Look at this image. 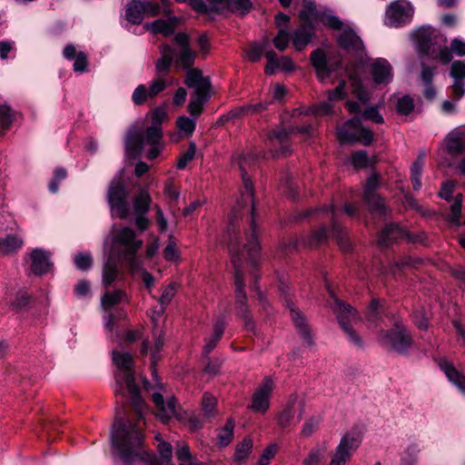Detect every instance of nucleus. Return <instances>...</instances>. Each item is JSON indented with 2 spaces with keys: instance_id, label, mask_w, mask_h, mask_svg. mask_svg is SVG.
<instances>
[{
  "instance_id": "obj_29",
  "label": "nucleus",
  "mask_w": 465,
  "mask_h": 465,
  "mask_svg": "<svg viewBox=\"0 0 465 465\" xmlns=\"http://www.w3.org/2000/svg\"><path fill=\"white\" fill-rule=\"evenodd\" d=\"M267 64L265 72L267 74H273L276 71H283L291 73L296 69L293 61L288 56L278 57L272 50L268 51L265 54Z\"/></svg>"
},
{
  "instance_id": "obj_26",
  "label": "nucleus",
  "mask_w": 465,
  "mask_h": 465,
  "mask_svg": "<svg viewBox=\"0 0 465 465\" xmlns=\"http://www.w3.org/2000/svg\"><path fill=\"white\" fill-rule=\"evenodd\" d=\"M442 146L447 153L453 155L465 152V125L452 129L446 135Z\"/></svg>"
},
{
  "instance_id": "obj_33",
  "label": "nucleus",
  "mask_w": 465,
  "mask_h": 465,
  "mask_svg": "<svg viewBox=\"0 0 465 465\" xmlns=\"http://www.w3.org/2000/svg\"><path fill=\"white\" fill-rule=\"evenodd\" d=\"M313 30L312 25L303 21V24L292 34V45L297 51L302 50L310 43L313 37Z\"/></svg>"
},
{
  "instance_id": "obj_43",
  "label": "nucleus",
  "mask_w": 465,
  "mask_h": 465,
  "mask_svg": "<svg viewBox=\"0 0 465 465\" xmlns=\"http://www.w3.org/2000/svg\"><path fill=\"white\" fill-rule=\"evenodd\" d=\"M327 452L325 443L318 444L312 448L308 455L303 460V465H320Z\"/></svg>"
},
{
  "instance_id": "obj_46",
  "label": "nucleus",
  "mask_w": 465,
  "mask_h": 465,
  "mask_svg": "<svg viewBox=\"0 0 465 465\" xmlns=\"http://www.w3.org/2000/svg\"><path fill=\"white\" fill-rule=\"evenodd\" d=\"M298 132L302 134H312L314 131V126L312 124H304L301 127H297V128H292L290 132H287L286 129H282V130H279V131H274L272 133V134L270 135V138L271 139H276L278 140L279 142H283L287 139L289 134L292 133V132Z\"/></svg>"
},
{
  "instance_id": "obj_40",
  "label": "nucleus",
  "mask_w": 465,
  "mask_h": 465,
  "mask_svg": "<svg viewBox=\"0 0 465 465\" xmlns=\"http://www.w3.org/2000/svg\"><path fill=\"white\" fill-rule=\"evenodd\" d=\"M3 302L14 310H21L29 303L30 296L25 291L19 290L13 298L9 292H5Z\"/></svg>"
},
{
  "instance_id": "obj_10",
  "label": "nucleus",
  "mask_w": 465,
  "mask_h": 465,
  "mask_svg": "<svg viewBox=\"0 0 465 465\" xmlns=\"http://www.w3.org/2000/svg\"><path fill=\"white\" fill-rule=\"evenodd\" d=\"M337 136L341 143L359 142L368 145L373 140L372 132L361 125L359 116H355L347 121L343 125L339 126L337 128Z\"/></svg>"
},
{
  "instance_id": "obj_22",
  "label": "nucleus",
  "mask_w": 465,
  "mask_h": 465,
  "mask_svg": "<svg viewBox=\"0 0 465 465\" xmlns=\"http://www.w3.org/2000/svg\"><path fill=\"white\" fill-rule=\"evenodd\" d=\"M151 203V195L145 188L141 189L133 199L135 224L142 232L146 230L149 225V220L146 214L150 209Z\"/></svg>"
},
{
  "instance_id": "obj_45",
  "label": "nucleus",
  "mask_w": 465,
  "mask_h": 465,
  "mask_svg": "<svg viewBox=\"0 0 465 465\" xmlns=\"http://www.w3.org/2000/svg\"><path fill=\"white\" fill-rule=\"evenodd\" d=\"M425 153H421L411 167V183L414 190L421 188L420 176L424 166Z\"/></svg>"
},
{
  "instance_id": "obj_15",
  "label": "nucleus",
  "mask_w": 465,
  "mask_h": 465,
  "mask_svg": "<svg viewBox=\"0 0 465 465\" xmlns=\"http://www.w3.org/2000/svg\"><path fill=\"white\" fill-rule=\"evenodd\" d=\"M161 7L154 2L131 1L125 8V19L132 25H139L144 16H154L160 13Z\"/></svg>"
},
{
  "instance_id": "obj_48",
  "label": "nucleus",
  "mask_w": 465,
  "mask_h": 465,
  "mask_svg": "<svg viewBox=\"0 0 465 465\" xmlns=\"http://www.w3.org/2000/svg\"><path fill=\"white\" fill-rule=\"evenodd\" d=\"M191 116H180L176 120V126L180 132L183 133L185 135H192L196 127V120L200 116V114L193 115L190 114Z\"/></svg>"
},
{
  "instance_id": "obj_54",
  "label": "nucleus",
  "mask_w": 465,
  "mask_h": 465,
  "mask_svg": "<svg viewBox=\"0 0 465 465\" xmlns=\"http://www.w3.org/2000/svg\"><path fill=\"white\" fill-rule=\"evenodd\" d=\"M234 422L228 420L223 429L218 433V443L222 447L227 446L233 438Z\"/></svg>"
},
{
  "instance_id": "obj_12",
  "label": "nucleus",
  "mask_w": 465,
  "mask_h": 465,
  "mask_svg": "<svg viewBox=\"0 0 465 465\" xmlns=\"http://www.w3.org/2000/svg\"><path fill=\"white\" fill-rule=\"evenodd\" d=\"M345 81L342 80L339 85L332 91H329L327 101L321 102L310 108L300 107L293 110L292 117L297 118L302 115H327L331 114L333 104L345 98Z\"/></svg>"
},
{
  "instance_id": "obj_32",
  "label": "nucleus",
  "mask_w": 465,
  "mask_h": 465,
  "mask_svg": "<svg viewBox=\"0 0 465 465\" xmlns=\"http://www.w3.org/2000/svg\"><path fill=\"white\" fill-rule=\"evenodd\" d=\"M440 367L445 373L449 381L456 386L461 393L465 394V376L447 360H441L440 361Z\"/></svg>"
},
{
  "instance_id": "obj_49",
  "label": "nucleus",
  "mask_w": 465,
  "mask_h": 465,
  "mask_svg": "<svg viewBox=\"0 0 465 465\" xmlns=\"http://www.w3.org/2000/svg\"><path fill=\"white\" fill-rule=\"evenodd\" d=\"M268 45L269 40L267 38L261 43H252L246 50V55L248 59L252 62L259 61Z\"/></svg>"
},
{
  "instance_id": "obj_23",
  "label": "nucleus",
  "mask_w": 465,
  "mask_h": 465,
  "mask_svg": "<svg viewBox=\"0 0 465 465\" xmlns=\"http://www.w3.org/2000/svg\"><path fill=\"white\" fill-rule=\"evenodd\" d=\"M164 306L160 303L158 308H154L152 310L151 320L153 324V340L154 345L150 349L151 353V368L152 374L155 381H157L158 377L155 373V365L160 359L159 353L163 347L164 339L161 331L156 329L157 322L164 312Z\"/></svg>"
},
{
  "instance_id": "obj_60",
  "label": "nucleus",
  "mask_w": 465,
  "mask_h": 465,
  "mask_svg": "<svg viewBox=\"0 0 465 465\" xmlns=\"http://www.w3.org/2000/svg\"><path fill=\"white\" fill-rule=\"evenodd\" d=\"M163 195L169 203H173L178 201L180 197V192L174 187L173 179H168L164 183Z\"/></svg>"
},
{
  "instance_id": "obj_18",
  "label": "nucleus",
  "mask_w": 465,
  "mask_h": 465,
  "mask_svg": "<svg viewBox=\"0 0 465 465\" xmlns=\"http://www.w3.org/2000/svg\"><path fill=\"white\" fill-rule=\"evenodd\" d=\"M188 35L184 33H178L174 36V64L182 69H192L191 66L194 63L195 53L190 48L188 44Z\"/></svg>"
},
{
  "instance_id": "obj_14",
  "label": "nucleus",
  "mask_w": 465,
  "mask_h": 465,
  "mask_svg": "<svg viewBox=\"0 0 465 465\" xmlns=\"http://www.w3.org/2000/svg\"><path fill=\"white\" fill-rule=\"evenodd\" d=\"M361 443L358 436L351 432L345 433L331 454L330 465H345L357 450Z\"/></svg>"
},
{
  "instance_id": "obj_35",
  "label": "nucleus",
  "mask_w": 465,
  "mask_h": 465,
  "mask_svg": "<svg viewBox=\"0 0 465 465\" xmlns=\"http://www.w3.org/2000/svg\"><path fill=\"white\" fill-rule=\"evenodd\" d=\"M325 210L331 213V233L337 239L340 248L343 252H350L352 249V244H351L350 239L347 237L346 232L342 231V229L340 227V225L338 224V223L335 219L334 207L330 206V207L326 208Z\"/></svg>"
},
{
  "instance_id": "obj_19",
  "label": "nucleus",
  "mask_w": 465,
  "mask_h": 465,
  "mask_svg": "<svg viewBox=\"0 0 465 465\" xmlns=\"http://www.w3.org/2000/svg\"><path fill=\"white\" fill-rule=\"evenodd\" d=\"M379 186V179L376 175H371L366 183L363 199L366 202L371 213L378 216H383L387 213V209L383 199L375 193Z\"/></svg>"
},
{
  "instance_id": "obj_1",
  "label": "nucleus",
  "mask_w": 465,
  "mask_h": 465,
  "mask_svg": "<svg viewBox=\"0 0 465 465\" xmlns=\"http://www.w3.org/2000/svg\"><path fill=\"white\" fill-rule=\"evenodd\" d=\"M112 357L116 366L114 392L122 396L128 394L137 415L136 422L132 423L129 420H124L117 411L111 430V443L115 455L122 465H174L172 461V446L162 440L160 434L155 436L159 441L157 449L160 457L152 456L145 449L143 425L146 406L140 397L139 387L134 381L132 355L124 351L114 350Z\"/></svg>"
},
{
  "instance_id": "obj_27",
  "label": "nucleus",
  "mask_w": 465,
  "mask_h": 465,
  "mask_svg": "<svg viewBox=\"0 0 465 465\" xmlns=\"http://www.w3.org/2000/svg\"><path fill=\"white\" fill-rule=\"evenodd\" d=\"M30 269L35 275H43L51 272L53 263L51 252L44 249H35L30 254Z\"/></svg>"
},
{
  "instance_id": "obj_13",
  "label": "nucleus",
  "mask_w": 465,
  "mask_h": 465,
  "mask_svg": "<svg viewBox=\"0 0 465 465\" xmlns=\"http://www.w3.org/2000/svg\"><path fill=\"white\" fill-rule=\"evenodd\" d=\"M414 10L412 5L404 0H397L388 6L384 23L391 27L402 26L411 20Z\"/></svg>"
},
{
  "instance_id": "obj_8",
  "label": "nucleus",
  "mask_w": 465,
  "mask_h": 465,
  "mask_svg": "<svg viewBox=\"0 0 465 465\" xmlns=\"http://www.w3.org/2000/svg\"><path fill=\"white\" fill-rule=\"evenodd\" d=\"M124 171L119 172L112 180L107 193V200L113 215L125 219L130 213L127 202Z\"/></svg>"
},
{
  "instance_id": "obj_36",
  "label": "nucleus",
  "mask_w": 465,
  "mask_h": 465,
  "mask_svg": "<svg viewBox=\"0 0 465 465\" xmlns=\"http://www.w3.org/2000/svg\"><path fill=\"white\" fill-rule=\"evenodd\" d=\"M24 245L23 237L17 233L7 234L0 238V254L4 256L11 255L18 252Z\"/></svg>"
},
{
  "instance_id": "obj_9",
  "label": "nucleus",
  "mask_w": 465,
  "mask_h": 465,
  "mask_svg": "<svg viewBox=\"0 0 465 465\" xmlns=\"http://www.w3.org/2000/svg\"><path fill=\"white\" fill-rule=\"evenodd\" d=\"M332 300L333 302L331 303V308L336 314L339 324L347 335L348 340L353 345L361 347V340L353 329V326L357 324L359 321L356 311L333 295Z\"/></svg>"
},
{
  "instance_id": "obj_47",
  "label": "nucleus",
  "mask_w": 465,
  "mask_h": 465,
  "mask_svg": "<svg viewBox=\"0 0 465 465\" xmlns=\"http://www.w3.org/2000/svg\"><path fill=\"white\" fill-rule=\"evenodd\" d=\"M148 30L154 34H163L167 36L173 32L174 23L169 20L158 19L145 25Z\"/></svg>"
},
{
  "instance_id": "obj_50",
  "label": "nucleus",
  "mask_w": 465,
  "mask_h": 465,
  "mask_svg": "<svg viewBox=\"0 0 465 465\" xmlns=\"http://www.w3.org/2000/svg\"><path fill=\"white\" fill-rule=\"evenodd\" d=\"M171 82L163 77L162 75H158L157 77L153 78L147 86L149 96L151 99H153L156 97L161 92H163Z\"/></svg>"
},
{
  "instance_id": "obj_2",
  "label": "nucleus",
  "mask_w": 465,
  "mask_h": 465,
  "mask_svg": "<svg viewBox=\"0 0 465 465\" xmlns=\"http://www.w3.org/2000/svg\"><path fill=\"white\" fill-rule=\"evenodd\" d=\"M256 158V153H248L237 159V164L241 171L243 185L240 191V199H237L236 205L232 208L230 214L227 228L231 238L229 249L232 255V262L235 270L234 284L236 302L240 315L245 320L246 328L251 331L253 330L254 324L251 319L248 318V310L245 306L246 295L243 292L244 284L241 268L243 261L254 264L260 253L253 220V185L247 173V168L254 164Z\"/></svg>"
},
{
  "instance_id": "obj_34",
  "label": "nucleus",
  "mask_w": 465,
  "mask_h": 465,
  "mask_svg": "<svg viewBox=\"0 0 465 465\" xmlns=\"http://www.w3.org/2000/svg\"><path fill=\"white\" fill-rule=\"evenodd\" d=\"M405 236H408L407 232L400 227L398 224H388L381 231L379 236V244L380 245H389L393 242H397Z\"/></svg>"
},
{
  "instance_id": "obj_5",
  "label": "nucleus",
  "mask_w": 465,
  "mask_h": 465,
  "mask_svg": "<svg viewBox=\"0 0 465 465\" xmlns=\"http://www.w3.org/2000/svg\"><path fill=\"white\" fill-rule=\"evenodd\" d=\"M143 243V240L137 237L134 230L123 227L111 232L104 239V249L117 257L119 262L125 263L131 272H134L140 269L141 260L136 254Z\"/></svg>"
},
{
  "instance_id": "obj_30",
  "label": "nucleus",
  "mask_w": 465,
  "mask_h": 465,
  "mask_svg": "<svg viewBox=\"0 0 465 465\" xmlns=\"http://www.w3.org/2000/svg\"><path fill=\"white\" fill-rule=\"evenodd\" d=\"M450 74L453 78L452 93L459 101L465 94V63L459 60L453 62Z\"/></svg>"
},
{
  "instance_id": "obj_59",
  "label": "nucleus",
  "mask_w": 465,
  "mask_h": 465,
  "mask_svg": "<svg viewBox=\"0 0 465 465\" xmlns=\"http://www.w3.org/2000/svg\"><path fill=\"white\" fill-rule=\"evenodd\" d=\"M148 99H151L148 93V88L144 84H139L132 94V100L134 104L141 105Z\"/></svg>"
},
{
  "instance_id": "obj_44",
  "label": "nucleus",
  "mask_w": 465,
  "mask_h": 465,
  "mask_svg": "<svg viewBox=\"0 0 465 465\" xmlns=\"http://www.w3.org/2000/svg\"><path fill=\"white\" fill-rule=\"evenodd\" d=\"M224 331V324L222 321H218L213 327V335L205 340V345L203 348L204 355H208L216 346L218 341L221 340Z\"/></svg>"
},
{
  "instance_id": "obj_51",
  "label": "nucleus",
  "mask_w": 465,
  "mask_h": 465,
  "mask_svg": "<svg viewBox=\"0 0 465 465\" xmlns=\"http://www.w3.org/2000/svg\"><path fill=\"white\" fill-rule=\"evenodd\" d=\"M15 120V112L4 103L0 104V127L3 131L7 130Z\"/></svg>"
},
{
  "instance_id": "obj_37",
  "label": "nucleus",
  "mask_w": 465,
  "mask_h": 465,
  "mask_svg": "<svg viewBox=\"0 0 465 465\" xmlns=\"http://www.w3.org/2000/svg\"><path fill=\"white\" fill-rule=\"evenodd\" d=\"M288 307L290 309L292 321L299 330V332L304 342H306L309 346H312L313 344L312 338L311 336L310 328L308 327L303 315L295 309L293 304L289 303Z\"/></svg>"
},
{
  "instance_id": "obj_63",
  "label": "nucleus",
  "mask_w": 465,
  "mask_h": 465,
  "mask_svg": "<svg viewBox=\"0 0 465 465\" xmlns=\"http://www.w3.org/2000/svg\"><path fill=\"white\" fill-rule=\"evenodd\" d=\"M351 162L354 168H363L369 165L370 159L365 151L360 150L351 155Z\"/></svg>"
},
{
  "instance_id": "obj_64",
  "label": "nucleus",
  "mask_w": 465,
  "mask_h": 465,
  "mask_svg": "<svg viewBox=\"0 0 465 465\" xmlns=\"http://www.w3.org/2000/svg\"><path fill=\"white\" fill-rule=\"evenodd\" d=\"M278 450V445L275 443L270 444L263 450L257 465H268L270 460L275 456Z\"/></svg>"
},
{
  "instance_id": "obj_25",
  "label": "nucleus",
  "mask_w": 465,
  "mask_h": 465,
  "mask_svg": "<svg viewBox=\"0 0 465 465\" xmlns=\"http://www.w3.org/2000/svg\"><path fill=\"white\" fill-rule=\"evenodd\" d=\"M216 405V398L209 393H204L202 401V416H192L189 419L190 429L193 430L201 429L205 420L215 414Z\"/></svg>"
},
{
  "instance_id": "obj_58",
  "label": "nucleus",
  "mask_w": 465,
  "mask_h": 465,
  "mask_svg": "<svg viewBox=\"0 0 465 465\" xmlns=\"http://www.w3.org/2000/svg\"><path fill=\"white\" fill-rule=\"evenodd\" d=\"M292 39V34L287 29L278 30L277 35L274 36L272 42L276 49L284 51Z\"/></svg>"
},
{
  "instance_id": "obj_24",
  "label": "nucleus",
  "mask_w": 465,
  "mask_h": 465,
  "mask_svg": "<svg viewBox=\"0 0 465 465\" xmlns=\"http://www.w3.org/2000/svg\"><path fill=\"white\" fill-rule=\"evenodd\" d=\"M273 388L272 380L269 377L264 378L262 384L252 395L250 408L255 412H266L270 407V396Z\"/></svg>"
},
{
  "instance_id": "obj_7",
  "label": "nucleus",
  "mask_w": 465,
  "mask_h": 465,
  "mask_svg": "<svg viewBox=\"0 0 465 465\" xmlns=\"http://www.w3.org/2000/svg\"><path fill=\"white\" fill-rule=\"evenodd\" d=\"M417 49L426 54L430 58L442 64H448L451 61L450 52L447 46L438 45L436 42V31L433 27L421 26L412 34Z\"/></svg>"
},
{
  "instance_id": "obj_6",
  "label": "nucleus",
  "mask_w": 465,
  "mask_h": 465,
  "mask_svg": "<svg viewBox=\"0 0 465 465\" xmlns=\"http://www.w3.org/2000/svg\"><path fill=\"white\" fill-rule=\"evenodd\" d=\"M185 84L193 89L188 104V112L193 115L201 114L203 105L211 97V82L209 77L203 76V72L197 68L186 71Z\"/></svg>"
},
{
  "instance_id": "obj_3",
  "label": "nucleus",
  "mask_w": 465,
  "mask_h": 465,
  "mask_svg": "<svg viewBox=\"0 0 465 465\" xmlns=\"http://www.w3.org/2000/svg\"><path fill=\"white\" fill-rule=\"evenodd\" d=\"M301 19L314 28L325 26L341 31L338 35L340 46L345 51L361 57L364 53L363 43L356 33L350 27H344L343 23L331 12L318 9L312 0H303V8L301 11Z\"/></svg>"
},
{
  "instance_id": "obj_57",
  "label": "nucleus",
  "mask_w": 465,
  "mask_h": 465,
  "mask_svg": "<svg viewBox=\"0 0 465 465\" xmlns=\"http://www.w3.org/2000/svg\"><path fill=\"white\" fill-rule=\"evenodd\" d=\"M74 262L78 270L87 271L93 265V257L90 252H83L74 255Z\"/></svg>"
},
{
  "instance_id": "obj_53",
  "label": "nucleus",
  "mask_w": 465,
  "mask_h": 465,
  "mask_svg": "<svg viewBox=\"0 0 465 465\" xmlns=\"http://www.w3.org/2000/svg\"><path fill=\"white\" fill-rule=\"evenodd\" d=\"M252 450V440L250 438H245L239 443L235 450L234 459L236 462L241 464L251 453Z\"/></svg>"
},
{
  "instance_id": "obj_62",
  "label": "nucleus",
  "mask_w": 465,
  "mask_h": 465,
  "mask_svg": "<svg viewBox=\"0 0 465 465\" xmlns=\"http://www.w3.org/2000/svg\"><path fill=\"white\" fill-rule=\"evenodd\" d=\"M420 451V446L416 441H411L408 444L404 450V456L401 461L404 462L406 460H410V463H413Z\"/></svg>"
},
{
  "instance_id": "obj_52",
  "label": "nucleus",
  "mask_w": 465,
  "mask_h": 465,
  "mask_svg": "<svg viewBox=\"0 0 465 465\" xmlns=\"http://www.w3.org/2000/svg\"><path fill=\"white\" fill-rule=\"evenodd\" d=\"M462 203H463V196L461 193H458L453 198V203L450 206V213L449 215V221L451 223H454L456 225H460V218L461 215V208H462Z\"/></svg>"
},
{
  "instance_id": "obj_17",
  "label": "nucleus",
  "mask_w": 465,
  "mask_h": 465,
  "mask_svg": "<svg viewBox=\"0 0 465 465\" xmlns=\"http://www.w3.org/2000/svg\"><path fill=\"white\" fill-rule=\"evenodd\" d=\"M368 72L371 82L376 86H386L393 80V68L384 58H374L368 64Z\"/></svg>"
},
{
  "instance_id": "obj_20",
  "label": "nucleus",
  "mask_w": 465,
  "mask_h": 465,
  "mask_svg": "<svg viewBox=\"0 0 465 465\" xmlns=\"http://www.w3.org/2000/svg\"><path fill=\"white\" fill-rule=\"evenodd\" d=\"M303 401L296 394L291 395L286 405L279 415L278 424L282 428H287L295 421H300L303 413Z\"/></svg>"
},
{
  "instance_id": "obj_42",
  "label": "nucleus",
  "mask_w": 465,
  "mask_h": 465,
  "mask_svg": "<svg viewBox=\"0 0 465 465\" xmlns=\"http://www.w3.org/2000/svg\"><path fill=\"white\" fill-rule=\"evenodd\" d=\"M173 62H174V49L169 45H163L161 58L156 63L157 72L159 74L167 72Z\"/></svg>"
},
{
  "instance_id": "obj_28",
  "label": "nucleus",
  "mask_w": 465,
  "mask_h": 465,
  "mask_svg": "<svg viewBox=\"0 0 465 465\" xmlns=\"http://www.w3.org/2000/svg\"><path fill=\"white\" fill-rule=\"evenodd\" d=\"M117 257L107 254L104 259L102 271V284L104 287L112 285L114 282H119L123 278V272L118 264Z\"/></svg>"
},
{
  "instance_id": "obj_55",
  "label": "nucleus",
  "mask_w": 465,
  "mask_h": 465,
  "mask_svg": "<svg viewBox=\"0 0 465 465\" xmlns=\"http://www.w3.org/2000/svg\"><path fill=\"white\" fill-rule=\"evenodd\" d=\"M163 255L164 260L167 262H178L180 261V252L172 236L169 237V241L163 249Z\"/></svg>"
},
{
  "instance_id": "obj_39",
  "label": "nucleus",
  "mask_w": 465,
  "mask_h": 465,
  "mask_svg": "<svg viewBox=\"0 0 465 465\" xmlns=\"http://www.w3.org/2000/svg\"><path fill=\"white\" fill-rule=\"evenodd\" d=\"M436 74V68L422 64L421 80L424 84V96L428 100H432L436 96V90L431 84L433 76Z\"/></svg>"
},
{
  "instance_id": "obj_61",
  "label": "nucleus",
  "mask_w": 465,
  "mask_h": 465,
  "mask_svg": "<svg viewBox=\"0 0 465 465\" xmlns=\"http://www.w3.org/2000/svg\"><path fill=\"white\" fill-rule=\"evenodd\" d=\"M74 293L78 299L89 298L92 296L91 284L88 281H79L74 288Z\"/></svg>"
},
{
  "instance_id": "obj_21",
  "label": "nucleus",
  "mask_w": 465,
  "mask_h": 465,
  "mask_svg": "<svg viewBox=\"0 0 465 465\" xmlns=\"http://www.w3.org/2000/svg\"><path fill=\"white\" fill-rule=\"evenodd\" d=\"M311 60L316 70L318 79L322 83L330 78L332 72L341 66V61L332 62L331 57L321 49L312 53Z\"/></svg>"
},
{
  "instance_id": "obj_16",
  "label": "nucleus",
  "mask_w": 465,
  "mask_h": 465,
  "mask_svg": "<svg viewBox=\"0 0 465 465\" xmlns=\"http://www.w3.org/2000/svg\"><path fill=\"white\" fill-rule=\"evenodd\" d=\"M152 400L157 408V416L163 422H167L176 416V402L173 396L166 394L162 384H157L156 391L152 394Z\"/></svg>"
},
{
  "instance_id": "obj_38",
  "label": "nucleus",
  "mask_w": 465,
  "mask_h": 465,
  "mask_svg": "<svg viewBox=\"0 0 465 465\" xmlns=\"http://www.w3.org/2000/svg\"><path fill=\"white\" fill-rule=\"evenodd\" d=\"M127 295L121 290L106 292L101 298V306L104 311H109L113 307L127 302Z\"/></svg>"
},
{
  "instance_id": "obj_4",
  "label": "nucleus",
  "mask_w": 465,
  "mask_h": 465,
  "mask_svg": "<svg viewBox=\"0 0 465 465\" xmlns=\"http://www.w3.org/2000/svg\"><path fill=\"white\" fill-rule=\"evenodd\" d=\"M167 114L163 108H156L152 114V125L144 134L139 129L132 127L127 131L124 145L125 156L129 159L136 158L143 151V145L150 148L147 158H156L163 148L162 123L166 119Z\"/></svg>"
},
{
  "instance_id": "obj_11",
  "label": "nucleus",
  "mask_w": 465,
  "mask_h": 465,
  "mask_svg": "<svg viewBox=\"0 0 465 465\" xmlns=\"http://www.w3.org/2000/svg\"><path fill=\"white\" fill-rule=\"evenodd\" d=\"M379 341L385 348L404 354L412 345V338L404 325L396 323L394 328L382 331Z\"/></svg>"
},
{
  "instance_id": "obj_31",
  "label": "nucleus",
  "mask_w": 465,
  "mask_h": 465,
  "mask_svg": "<svg viewBox=\"0 0 465 465\" xmlns=\"http://www.w3.org/2000/svg\"><path fill=\"white\" fill-rule=\"evenodd\" d=\"M63 55L67 60H74L73 69L75 73L83 74L87 71V55L82 51H77L74 45H67L64 48Z\"/></svg>"
},
{
  "instance_id": "obj_56",
  "label": "nucleus",
  "mask_w": 465,
  "mask_h": 465,
  "mask_svg": "<svg viewBox=\"0 0 465 465\" xmlns=\"http://www.w3.org/2000/svg\"><path fill=\"white\" fill-rule=\"evenodd\" d=\"M329 236V231L326 227L322 226L319 230L312 232L308 239L304 242V245L312 247L323 242Z\"/></svg>"
},
{
  "instance_id": "obj_41",
  "label": "nucleus",
  "mask_w": 465,
  "mask_h": 465,
  "mask_svg": "<svg viewBox=\"0 0 465 465\" xmlns=\"http://www.w3.org/2000/svg\"><path fill=\"white\" fill-rule=\"evenodd\" d=\"M350 78L351 91L354 94V95L363 104H369L373 99L372 92L367 89L361 83V79H359L358 77L350 76Z\"/></svg>"
}]
</instances>
